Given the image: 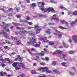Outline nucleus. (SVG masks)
I'll return each instance as SVG.
<instances>
[{
    "instance_id": "09e8293b",
    "label": "nucleus",
    "mask_w": 77,
    "mask_h": 77,
    "mask_svg": "<svg viewBox=\"0 0 77 77\" xmlns=\"http://www.w3.org/2000/svg\"><path fill=\"white\" fill-rule=\"evenodd\" d=\"M5 31L6 32H9V29L8 28V29H6Z\"/></svg>"
},
{
    "instance_id": "b1692460",
    "label": "nucleus",
    "mask_w": 77,
    "mask_h": 77,
    "mask_svg": "<svg viewBox=\"0 0 77 77\" xmlns=\"http://www.w3.org/2000/svg\"><path fill=\"white\" fill-rule=\"evenodd\" d=\"M12 65L13 66H14V67H16V66H17V63H14Z\"/></svg>"
},
{
    "instance_id": "49530a36",
    "label": "nucleus",
    "mask_w": 77,
    "mask_h": 77,
    "mask_svg": "<svg viewBox=\"0 0 77 77\" xmlns=\"http://www.w3.org/2000/svg\"><path fill=\"white\" fill-rule=\"evenodd\" d=\"M44 11L45 12H47L48 11V8L47 9H45L44 10Z\"/></svg>"
},
{
    "instance_id": "dca6fc26",
    "label": "nucleus",
    "mask_w": 77,
    "mask_h": 77,
    "mask_svg": "<svg viewBox=\"0 0 77 77\" xmlns=\"http://www.w3.org/2000/svg\"><path fill=\"white\" fill-rule=\"evenodd\" d=\"M52 19L54 20H55L56 21H59V19L57 17H52Z\"/></svg>"
},
{
    "instance_id": "f704fd0d",
    "label": "nucleus",
    "mask_w": 77,
    "mask_h": 77,
    "mask_svg": "<svg viewBox=\"0 0 77 77\" xmlns=\"http://www.w3.org/2000/svg\"><path fill=\"white\" fill-rule=\"evenodd\" d=\"M49 25H54V23H48Z\"/></svg>"
},
{
    "instance_id": "e2e57ef3",
    "label": "nucleus",
    "mask_w": 77,
    "mask_h": 77,
    "mask_svg": "<svg viewBox=\"0 0 77 77\" xmlns=\"http://www.w3.org/2000/svg\"><path fill=\"white\" fill-rule=\"evenodd\" d=\"M12 14L11 13V14H8V16L9 17H11V16H12Z\"/></svg>"
},
{
    "instance_id": "c756f323",
    "label": "nucleus",
    "mask_w": 77,
    "mask_h": 77,
    "mask_svg": "<svg viewBox=\"0 0 77 77\" xmlns=\"http://www.w3.org/2000/svg\"><path fill=\"white\" fill-rule=\"evenodd\" d=\"M74 51H70L69 52V54H74Z\"/></svg>"
},
{
    "instance_id": "338daca9",
    "label": "nucleus",
    "mask_w": 77,
    "mask_h": 77,
    "mask_svg": "<svg viewBox=\"0 0 77 77\" xmlns=\"http://www.w3.org/2000/svg\"><path fill=\"white\" fill-rule=\"evenodd\" d=\"M22 32H23V33H27V31H22Z\"/></svg>"
},
{
    "instance_id": "2f4dec72",
    "label": "nucleus",
    "mask_w": 77,
    "mask_h": 77,
    "mask_svg": "<svg viewBox=\"0 0 77 77\" xmlns=\"http://www.w3.org/2000/svg\"><path fill=\"white\" fill-rule=\"evenodd\" d=\"M5 60H6V61H8V62H11V60H10V59L8 58H5Z\"/></svg>"
},
{
    "instance_id": "37998d69",
    "label": "nucleus",
    "mask_w": 77,
    "mask_h": 77,
    "mask_svg": "<svg viewBox=\"0 0 77 77\" xmlns=\"http://www.w3.org/2000/svg\"><path fill=\"white\" fill-rule=\"evenodd\" d=\"M4 48L5 49H8V48H9L8 47V46H4Z\"/></svg>"
},
{
    "instance_id": "2eb2a0df",
    "label": "nucleus",
    "mask_w": 77,
    "mask_h": 77,
    "mask_svg": "<svg viewBox=\"0 0 77 77\" xmlns=\"http://www.w3.org/2000/svg\"><path fill=\"white\" fill-rule=\"evenodd\" d=\"M63 45L65 48H67V47H68V45L66 44L64 42H63Z\"/></svg>"
},
{
    "instance_id": "8fccbe9b",
    "label": "nucleus",
    "mask_w": 77,
    "mask_h": 77,
    "mask_svg": "<svg viewBox=\"0 0 77 77\" xmlns=\"http://www.w3.org/2000/svg\"><path fill=\"white\" fill-rule=\"evenodd\" d=\"M21 17V16L18 15L16 16V17H17V18H20Z\"/></svg>"
},
{
    "instance_id": "4c0bfd02",
    "label": "nucleus",
    "mask_w": 77,
    "mask_h": 77,
    "mask_svg": "<svg viewBox=\"0 0 77 77\" xmlns=\"http://www.w3.org/2000/svg\"><path fill=\"white\" fill-rule=\"evenodd\" d=\"M20 43H21V42H20V41H19L17 42V45H20Z\"/></svg>"
},
{
    "instance_id": "a878e982",
    "label": "nucleus",
    "mask_w": 77,
    "mask_h": 77,
    "mask_svg": "<svg viewBox=\"0 0 77 77\" xmlns=\"http://www.w3.org/2000/svg\"><path fill=\"white\" fill-rule=\"evenodd\" d=\"M31 73L32 74H34L36 73V71L35 70H32L31 71Z\"/></svg>"
},
{
    "instance_id": "c03bdc74",
    "label": "nucleus",
    "mask_w": 77,
    "mask_h": 77,
    "mask_svg": "<svg viewBox=\"0 0 77 77\" xmlns=\"http://www.w3.org/2000/svg\"><path fill=\"white\" fill-rule=\"evenodd\" d=\"M51 71H46V73H51Z\"/></svg>"
},
{
    "instance_id": "052dcab7",
    "label": "nucleus",
    "mask_w": 77,
    "mask_h": 77,
    "mask_svg": "<svg viewBox=\"0 0 77 77\" xmlns=\"http://www.w3.org/2000/svg\"><path fill=\"white\" fill-rule=\"evenodd\" d=\"M65 24L66 25V26H68V22H65Z\"/></svg>"
},
{
    "instance_id": "6ab92c4d",
    "label": "nucleus",
    "mask_w": 77,
    "mask_h": 77,
    "mask_svg": "<svg viewBox=\"0 0 77 77\" xmlns=\"http://www.w3.org/2000/svg\"><path fill=\"white\" fill-rule=\"evenodd\" d=\"M59 28L60 29H66V28H64L62 26H59Z\"/></svg>"
},
{
    "instance_id": "864d4df0",
    "label": "nucleus",
    "mask_w": 77,
    "mask_h": 77,
    "mask_svg": "<svg viewBox=\"0 0 77 77\" xmlns=\"http://www.w3.org/2000/svg\"><path fill=\"white\" fill-rule=\"evenodd\" d=\"M0 10H1V11H5V10L3 9V8H2L0 7Z\"/></svg>"
},
{
    "instance_id": "5701e85b",
    "label": "nucleus",
    "mask_w": 77,
    "mask_h": 77,
    "mask_svg": "<svg viewBox=\"0 0 77 77\" xmlns=\"http://www.w3.org/2000/svg\"><path fill=\"white\" fill-rule=\"evenodd\" d=\"M73 15H77V11H75L74 12L72 13Z\"/></svg>"
},
{
    "instance_id": "7ed1b4c3",
    "label": "nucleus",
    "mask_w": 77,
    "mask_h": 77,
    "mask_svg": "<svg viewBox=\"0 0 77 77\" xmlns=\"http://www.w3.org/2000/svg\"><path fill=\"white\" fill-rule=\"evenodd\" d=\"M48 69V68L47 67H41L38 69V70H39L41 71L42 72H44L45 71L47 70Z\"/></svg>"
},
{
    "instance_id": "20e7f679",
    "label": "nucleus",
    "mask_w": 77,
    "mask_h": 77,
    "mask_svg": "<svg viewBox=\"0 0 77 77\" xmlns=\"http://www.w3.org/2000/svg\"><path fill=\"white\" fill-rule=\"evenodd\" d=\"M44 5H45V4L44 2H38V6H40V5H42V6L40 8V9L42 11H44V9L43 8H44Z\"/></svg>"
},
{
    "instance_id": "72a5a7b5",
    "label": "nucleus",
    "mask_w": 77,
    "mask_h": 77,
    "mask_svg": "<svg viewBox=\"0 0 77 77\" xmlns=\"http://www.w3.org/2000/svg\"><path fill=\"white\" fill-rule=\"evenodd\" d=\"M45 32L46 33H48V34H50V33H51V32L48 31H45Z\"/></svg>"
},
{
    "instance_id": "39448f33",
    "label": "nucleus",
    "mask_w": 77,
    "mask_h": 77,
    "mask_svg": "<svg viewBox=\"0 0 77 77\" xmlns=\"http://www.w3.org/2000/svg\"><path fill=\"white\" fill-rule=\"evenodd\" d=\"M72 39L77 44V35H73V36Z\"/></svg>"
},
{
    "instance_id": "4d7b16f0",
    "label": "nucleus",
    "mask_w": 77,
    "mask_h": 77,
    "mask_svg": "<svg viewBox=\"0 0 77 77\" xmlns=\"http://www.w3.org/2000/svg\"><path fill=\"white\" fill-rule=\"evenodd\" d=\"M26 19L27 20H30V18L28 17L27 16L26 17Z\"/></svg>"
},
{
    "instance_id": "f03ea898",
    "label": "nucleus",
    "mask_w": 77,
    "mask_h": 77,
    "mask_svg": "<svg viewBox=\"0 0 77 77\" xmlns=\"http://www.w3.org/2000/svg\"><path fill=\"white\" fill-rule=\"evenodd\" d=\"M34 28L36 29L35 32L36 33H40V31L41 30V29H39V26L36 25L34 26Z\"/></svg>"
},
{
    "instance_id": "5fc2aeb1",
    "label": "nucleus",
    "mask_w": 77,
    "mask_h": 77,
    "mask_svg": "<svg viewBox=\"0 0 77 77\" xmlns=\"http://www.w3.org/2000/svg\"><path fill=\"white\" fill-rule=\"evenodd\" d=\"M9 11H13V9L12 8H10L9 9Z\"/></svg>"
},
{
    "instance_id": "393cba45",
    "label": "nucleus",
    "mask_w": 77,
    "mask_h": 77,
    "mask_svg": "<svg viewBox=\"0 0 77 77\" xmlns=\"http://www.w3.org/2000/svg\"><path fill=\"white\" fill-rule=\"evenodd\" d=\"M5 42H6V43H7V44H11V43L8 40H5Z\"/></svg>"
},
{
    "instance_id": "ddd939ff",
    "label": "nucleus",
    "mask_w": 77,
    "mask_h": 77,
    "mask_svg": "<svg viewBox=\"0 0 77 77\" xmlns=\"http://www.w3.org/2000/svg\"><path fill=\"white\" fill-rule=\"evenodd\" d=\"M17 63H19V64H22L21 65V66H22V68H25V66H24V64H23V63H22V62H21L20 63L17 62Z\"/></svg>"
},
{
    "instance_id": "79ce46f5",
    "label": "nucleus",
    "mask_w": 77,
    "mask_h": 77,
    "mask_svg": "<svg viewBox=\"0 0 77 77\" xmlns=\"http://www.w3.org/2000/svg\"><path fill=\"white\" fill-rule=\"evenodd\" d=\"M28 33H29V35H32L33 34V33L32 32L30 31V32H28Z\"/></svg>"
},
{
    "instance_id": "774afa93",
    "label": "nucleus",
    "mask_w": 77,
    "mask_h": 77,
    "mask_svg": "<svg viewBox=\"0 0 77 77\" xmlns=\"http://www.w3.org/2000/svg\"><path fill=\"white\" fill-rule=\"evenodd\" d=\"M75 21V23H76V24H77V19H76Z\"/></svg>"
},
{
    "instance_id": "a18cd8bd",
    "label": "nucleus",
    "mask_w": 77,
    "mask_h": 77,
    "mask_svg": "<svg viewBox=\"0 0 77 77\" xmlns=\"http://www.w3.org/2000/svg\"><path fill=\"white\" fill-rule=\"evenodd\" d=\"M28 24H29V25H32L33 24V23L32 22H29L28 23Z\"/></svg>"
},
{
    "instance_id": "aec40b11",
    "label": "nucleus",
    "mask_w": 77,
    "mask_h": 77,
    "mask_svg": "<svg viewBox=\"0 0 77 77\" xmlns=\"http://www.w3.org/2000/svg\"><path fill=\"white\" fill-rule=\"evenodd\" d=\"M61 64L63 66H66V63H61Z\"/></svg>"
},
{
    "instance_id": "6e6d98bb",
    "label": "nucleus",
    "mask_w": 77,
    "mask_h": 77,
    "mask_svg": "<svg viewBox=\"0 0 77 77\" xmlns=\"http://www.w3.org/2000/svg\"><path fill=\"white\" fill-rule=\"evenodd\" d=\"M22 8H23V9H26V7L24 5H22Z\"/></svg>"
},
{
    "instance_id": "412c9836",
    "label": "nucleus",
    "mask_w": 77,
    "mask_h": 77,
    "mask_svg": "<svg viewBox=\"0 0 77 77\" xmlns=\"http://www.w3.org/2000/svg\"><path fill=\"white\" fill-rule=\"evenodd\" d=\"M46 48H44V51H47V48H48V46L47 45L46 46H45Z\"/></svg>"
},
{
    "instance_id": "f257e3e1",
    "label": "nucleus",
    "mask_w": 77,
    "mask_h": 77,
    "mask_svg": "<svg viewBox=\"0 0 77 77\" xmlns=\"http://www.w3.org/2000/svg\"><path fill=\"white\" fill-rule=\"evenodd\" d=\"M30 42H27V44L30 45L31 43H32L33 45L35 47H39L40 46V45L39 44H37L36 41L35 39V37L34 36L32 38H31L29 40Z\"/></svg>"
},
{
    "instance_id": "6e6552de",
    "label": "nucleus",
    "mask_w": 77,
    "mask_h": 77,
    "mask_svg": "<svg viewBox=\"0 0 77 77\" xmlns=\"http://www.w3.org/2000/svg\"><path fill=\"white\" fill-rule=\"evenodd\" d=\"M55 31L56 32H58L59 33H60L58 34V36H59L58 38H60L62 37V32H59L57 29H55Z\"/></svg>"
},
{
    "instance_id": "bf43d9fd",
    "label": "nucleus",
    "mask_w": 77,
    "mask_h": 77,
    "mask_svg": "<svg viewBox=\"0 0 77 77\" xmlns=\"http://www.w3.org/2000/svg\"><path fill=\"white\" fill-rule=\"evenodd\" d=\"M40 64L41 65H43V66L45 65V64H44V63H40Z\"/></svg>"
},
{
    "instance_id": "4468645a",
    "label": "nucleus",
    "mask_w": 77,
    "mask_h": 77,
    "mask_svg": "<svg viewBox=\"0 0 77 77\" xmlns=\"http://www.w3.org/2000/svg\"><path fill=\"white\" fill-rule=\"evenodd\" d=\"M31 7L32 9H33L35 7H36V4L35 3L32 4H31Z\"/></svg>"
},
{
    "instance_id": "0eeeda50",
    "label": "nucleus",
    "mask_w": 77,
    "mask_h": 77,
    "mask_svg": "<svg viewBox=\"0 0 77 77\" xmlns=\"http://www.w3.org/2000/svg\"><path fill=\"white\" fill-rule=\"evenodd\" d=\"M48 11H49V12H51L52 13H55V11L54 10V9L52 8H48Z\"/></svg>"
},
{
    "instance_id": "9d476101",
    "label": "nucleus",
    "mask_w": 77,
    "mask_h": 77,
    "mask_svg": "<svg viewBox=\"0 0 77 77\" xmlns=\"http://www.w3.org/2000/svg\"><path fill=\"white\" fill-rule=\"evenodd\" d=\"M21 69V66L20 65H17L15 68L16 70H19Z\"/></svg>"
},
{
    "instance_id": "e433bc0d",
    "label": "nucleus",
    "mask_w": 77,
    "mask_h": 77,
    "mask_svg": "<svg viewBox=\"0 0 77 77\" xmlns=\"http://www.w3.org/2000/svg\"><path fill=\"white\" fill-rule=\"evenodd\" d=\"M60 9H64V10H66V9L65 8H64L63 7H61Z\"/></svg>"
},
{
    "instance_id": "473e14b6",
    "label": "nucleus",
    "mask_w": 77,
    "mask_h": 77,
    "mask_svg": "<svg viewBox=\"0 0 77 77\" xmlns=\"http://www.w3.org/2000/svg\"><path fill=\"white\" fill-rule=\"evenodd\" d=\"M13 24L15 25V26H18V25H20V23H18L17 24L15 23H13Z\"/></svg>"
},
{
    "instance_id": "423d86ee",
    "label": "nucleus",
    "mask_w": 77,
    "mask_h": 77,
    "mask_svg": "<svg viewBox=\"0 0 77 77\" xmlns=\"http://www.w3.org/2000/svg\"><path fill=\"white\" fill-rule=\"evenodd\" d=\"M39 39L42 40V41H44L45 42H48V40L47 39V37H45L44 38L42 39L41 38H39Z\"/></svg>"
},
{
    "instance_id": "603ef678",
    "label": "nucleus",
    "mask_w": 77,
    "mask_h": 77,
    "mask_svg": "<svg viewBox=\"0 0 77 77\" xmlns=\"http://www.w3.org/2000/svg\"><path fill=\"white\" fill-rule=\"evenodd\" d=\"M65 20H63L61 21V23L62 24H64V23H65Z\"/></svg>"
},
{
    "instance_id": "bb28decb",
    "label": "nucleus",
    "mask_w": 77,
    "mask_h": 77,
    "mask_svg": "<svg viewBox=\"0 0 77 77\" xmlns=\"http://www.w3.org/2000/svg\"><path fill=\"white\" fill-rule=\"evenodd\" d=\"M70 24H71L72 26H73V25H74V24H76V23H75V21L73 22H71L70 23Z\"/></svg>"
},
{
    "instance_id": "de8ad7c7",
    "label": "nucleus",
    "mask_w": 77,
    "mask_h": 77,
    "mask_svg": "<svg viewBox=\"0 0 77 77\" xmlns=\"http://www.w3.org/2000/svg\"><path fill=\"white\" fill-rule=\"evenodd\" d=\"M0 60H1L2 62H4V61H5V60H4V59H3L2 58L0 59Z\"/></svg>"
},
{
    "instance_id": "c9c22d12",
    "label": "nucleus",
    "mask_w": 77,
    "mask_h": 77,
    "mask_svg": "<svg viewBox=\"0 0 77 77\" xmlns=\"http://www.w3.org/2000/svg\"><path fill=\"white\" fill-rule=\"evenodd\" d=\"M39 17H44V16L41 14H39Z\"/></svg>"
},
{
    "instance_id": "a19ab883",
    "label": "nucleus",
    "mask_w": 77,
    "mask_h": 77,
    "mask_svg": "<svg viewBox=\"0 0 77 77\" xmlns=\"http://www.w3.org/2000/svg\"><path fill=\"white\" fill-rule=\"evenodd\" d=\"M49 45H54V43L52 42H50L49 43Z\"/></svg>"
},
{
    "instance_id": "a211bd4d",
    "label": "nucleus",
    "mask_w": 77,
    "mask_h": 77,
    "mask_svg": "<svg viewBox=\"0 0 77 77\" xmlns=\"http://www.w3.org/2000/svg\"><path fill=\"white\" fill-rule=\"evenodd\" d=\"M10 26V24H7L5 25L6 27H4V29H6L8 28V26Z\"/></svg>"
},
{
    "instance_id": "f3484780",
    "label": "nucleus",
    "mask_w": 77,
    "mask_h": 77,
    "mask_svg": "<svg viewBox=\"0 0 77 77\" xmlns=\"http://www.w3.org/2000/svg\"><path fill=\"white\" fill-rule=\"evenodd\" d=\"M11 38L12 40H13V41H14V40H15V39H17V37H11Z\"/></svg>"
},
{
    "instance_id": "680f3d73",
    "label": "nucleus",
    "mask_w": 77,
    "mask_h": 77,
    "mask_svg": "<svg viewBox=\"0 0 77 77\" xmlns=\"http://www.w3.org/2000/svg\"><path fill=\"white\" fill-rule=\"evenodd\" d=\"M2 66H6V65L2 63Z\"/></svg>"
},
{
    "instance_id": "cd10ccee",
    "label": "nucleus",
    "mask_w": 77,
    "mask_h": 77,
    "mask_svg": "<svg viewBox=\"0 0 77 77\" xmlns=\"http://www.w3.org/2000/svg\"><path fill=\"white\" fill-rule=\"evenodd\" d=\"M20 22L21 23H23V22H24V23H27V20H21L20 21Z\"/></svg>"
},
{
    "instance_id": "c85d7f7f",
    "label": "nucleus",
    "mask_w": 77,
    "mask_h": 77,
    "mask_svg": "<svg viewBox=\"0 0 77 77\" xmlns=\"http://www.w3.org/2000/svg\"><path fill=\"white\" fill-rule=\"evenodd\" d=\"M69 72L71 75H75V73H72L71 72Z\"/></svg>"
},
{
    "instance_id": "0e129e2a",
    "label": "nucleus",
    "mask_w": 77,
    "mask_h": 77,
    "mask_svg": "<svg viewBox=\"0 0 77 77\" xmlns=\"http://www.w3.org/2000/svg\"><path fill=\"white\" fill-rule=\"evenodd\" d=\"M26 3H30V1L29 0H26Z\"/></svg>"
},
{
    "instance_id": "69168bd1",
    "label": "nucleus",
    "mask_w": 77,
    "mask_h": 77,
    "mask_svg": "<svg viewBox=\"0 0 77 77\" xmlns=\"http://www.w3.org/2000/svg\"><path fill=\"white\" fill-rule=\"evenodd\" d=\"M54 35H56V36H57V33H55V32H54Z\"/></svg>"
},
{
    "instance_id": "ea45409f",
    "label": "nucleus",
    "mask_w": 77,
    "mask_h": 77,
    "mask_svg": "<svg viewBox=\"0 0 77 77\" xmlns=\"http://www.w3.org/2000/svg\"><path fill=\"white\" fill-rule=\"evenodd\" d=\"M56 64V62L55 61H53L52 63L53 65H55Z\"/></svg>"
},
{
    "instance_id": "7c9ffc66",
    "label": "nucleus",
    "mask_w": 77,
    "mask_h": 77,
    "mask_svg": "<svg viewBox=\"0 0 77 77\" xmlns=\"http://www.w3.org/2000/svg\"><path fill=\"white\" fill-rule=\"evenodd\" d=\"M16 29H17V30H18V29H19V30H23V29H22V28H21L20 27H17L16 28Z\"/></svg>"
},
{
    "instance_id": "f8f14e48",
    "label": "nucleus",
    "mask_w": 77,
    "mask_h": 77,
    "mask_svg": "<svg viewBox=\"0 0 77 77\" xmlns=\"http://www.w3.org/2000/svg\"><path fill=\"white\" fill-rule=\"evenodd\" d=\"M4 37L5 38H6V39H9V37L8 36H6V35H7V34L6 33V32H4V33H2Z\"/></svg>"
},
{
    "instance_id": "4be33fe9",
    "label": "nucleus",
    "mask_w": 77,
    "mask_h": 77,
    "mask_svg": "<svg viewBox=\"0 0 77 77\" xmlns=\"http://www.w3.org/2000/svg\"><path fill=\"white\" fill-rule=\"evenodd\" d=\"M45 54V53L44 52L42 51V53L40 54L39 55H40L41 56H43Z\"/></svg>"
},
{
    "instance_id": "9b49d317",
    "label": "nucleus",
    "mask_w": 77,
    "mask_h": 77,
    "mask_svg": "<svg viewBox=\"0 0 77 77\" xmlns=\"http://www.w3.org/2000/svg\"><path fill=\"white\" fill-rule=\"evenodd\" d=\"M62 51H57L53 53V54H58L59 53H62Z\"/></svg>"
},
{
    "instance_id": "3c124183",
    "label": "nucleus",
    "mask_w": 77,
    "mask_h": 77,
    "mask_svg": "<svg viewBox=\"0 0 77 77\" xmlns=\"http://www.w3.org/2000/svg\"><path fill=\"white\" fill-rule=\"evenodd\" d=\"M45 59H46V60H49V59H48V58L47 57H46Z\"/></svg>"
},
{
    "instance_id": "13d9d810",
    "label": "nucleus",
    "mask_w": 77,
    "mask_h": 77,
    "mask_svg": "<svg viewBox=\"0 0 77 77\" xmlns=\"http://www.w3.org/2000/svg\"><path fill=\"white\" fill-rule=\"evenodd\" d=\"M30 50H31V51H35V49L31 48L30 49Z\"/></svg>"
},
{
    "instance_id": "1a4fd4ad",
    "label": "nucleus",
    "mask_w": 77,
    "mask_h": 77,
    "mask_svg": "<svg viewBox=\"0 0 77 77\" xmlns=\"http://www.w3.org/2000/svg\"><path fill=\"white\" fill-rule=\"evenodd\" d=\"M17 58H16L15 59V60H20V61H22L23 60V59L22 58H21L20 57V55H18L17 56Z\"/></svg>"
},
{
    "instance_id": "58836bf2",
    "label": "nucleus",
    "mask_w": 77,
    "mask_h": 77,
    "mask_svg": "<svg viewBox=\"0 0 77 77\" xmlns=\"http://www.w3.org/2000/svg\"><path fill=\"white\" fill-rule=\"evenodd\" d=\"M27 51H28L29 53L30 54H32V52H31V51H30L29 50V49H27Z\"/></svg>"
}]
</instances>
